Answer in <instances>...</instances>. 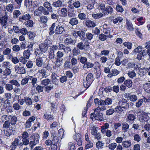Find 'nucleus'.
I'll use <instances>...</instances> for the list:
<instances>
[{
  "label": "nucleus",
  "mask_w": 150,
  "mask_h": 150,
  "mask_svg": "<svg viewBox=\"0 0 150 150\" xmlns=\"http://www.w3.org/2000/svg\"><path fill=\"white\" fill-rule=\"evenodd\" d=\"M47 17L45 16H42L40 17L39 21L40 23H46L48 21Z\"/></svg>",
  "instance_id": "7c9ffc66"
},
{
  "label": "nucleus",
  "mask_w": 150,
  "mask_h": 150,
  "mask_svg": "<svg viewBox=\"0 0 150 150\" xmlns=\"http://www.w3.org/2000/svg\"><path fill=\"white\" fill-rule=\"evenodd\" d=\"M30 145L32 147L39 143L40 136L37 133H34L30 137Z\"/></svg>",
  "instance_id": "20e7f679"
},
{
  "label": "nucleus",
  "mask_w": 150,
  "mask_h": 150,
  "mask_svg": "<svg viewBox=\"0 0 150 150\" xmlns=\"http://www.w3.org/2000/svg\"><path fill=\"white\" fill-rule=\"evenodd\" d=\"M11 117V115H4L1 117L0 120L3 122H5L8 121H9Z\"/></svg>",
  "instance_id": "cd10ccee"
},
{
  "label": "nucleus",
  "mask_w": 150,
  "mask_h": 150,
  "mask_svg": "<svg viewBox=\"0 0 150 150\" xmlns=\"http://www.w3.org/2000/svg\"><path fill=\"white\" fill-rule=\"evenodd\" d=\"M45 59V57H38L35 60L36 65L38 67H41L43 64V60Z\"/></svg>",
  "instance_id": "2eb2a0df"
},
{
  "label": "nucleus",
  "mask_w": 150,
  "mask_h": 150,
  "mask_svg": "<svg viewBox=\"0 0 150 150\" xmlns=\"http://www.w3.org/2000/svg\"><path fill=\"white\" fill-rule=\"evenodd\" d=\"M99 109L98 108L95 109L94 112L91 114L90 118L92 119H95V120L103 121V115L101 111H99Z\"/></svg>",
  "instance_id": "f257e3e1"
},
{
  "label": "nucleus",
  "mask_w": 150,
  "mask_h": 150,
  "mask_svg": "<svg viewBox=\"0 0 150 150\" xmlns=\"http://www.w3.org/2000/svg\"><path fill=\"white\" fill-rule=\"evenodd\" d=\"M127 74L131 78H133L136 75V74L134 70L128 71Z\"/></svg>",
  "instance_id": "052dcab7"
},
{
  "label": "nucleus",
  "mask_w": 150,
  "mask_h": 150,
  "mask_svg": "<svg viewBox=\"0 0 150 150\" xmlns=\"http://www.w3.org/2000/svg\"><path fill=\"white\" fill-rule=\"evenodd\" d=\"M64 31V27L62 26L58 25L56 27L55 32L57 34H61Z\"/></svg>",
  "instance_id": "a211bd4d"
},
{
  "label": "nucleus",
  "mask_w": 150,
  "mask_h": 150,
  "mask_svg": "<svg viewBox=\"0 0 150 150\" xmlns=\"http://www.w3.org/2000/svg\"><path fill=\"white\" fill-rule=\"evenodd\" d=\"M125 27L127 30L129 32L132 31L134 30V26L132 22L127 20L126 21Z\"/></svg>",
  "instance_id": "9b49d317"
},
{
  "label": "nucleus",
  "mask_w": 150,
  "mask_h": 150,
  "mask_svg": "<svg viewBox=\"0 0 150 150\" xmlns=\"http://www.w3.org/2000/svg\"><path fill=\"white\" fill-rule=\"evenodd\" d=\"M39 49H37L35 52V54L36 56L39 55L40 52L42 53H45L47 51L48 47L43 44H41L39 45Z\"/></svg>",
  "instance_id": "423d86ee"
},
{
  "label": "nucleus",
  "mask_w": 150,
  "mask_h": 150,
  "mask_svg": "<svg viewBox=\"0 0 150 150\" xmlns=\"http://www.w3.org/2000/svg\"><path fill=\"white\" fill-rule=\"evenodd\" d=\"M149 69L146 68H142L139 69L138 74L139 75L142 76L146 75Z\"/></svg>",
  "instance_id": "f3484780"
},
{
  "label": "nucleus",
  "mask_w": 150,
  "mask_h": 150,
  "mask_svg": "<svg viewBox=\"0 0 150 150\" xmlns=\"http://www.w3.org/2000/svg\"><path fill=\"white\" fill-rule=\"evenodd\" d=\"M73 138L77 142L78 145L80 146L81 145L82 143V138L81 135L78 133H76L73 136Z\"/></svg>",
  "instance_id": "0eeeda50"
},
{
  "label": "nucleus",
  "mask_w": 150,
  "mask_h": 150,
  "mask_svg": "<svg viewBox=\"0 0 150 150\" xmlns=\"http://www.w3.org/2000/svg\"><path fill=\"white\" fill-rule=\"evenodd\" d=\"M12 50L14 52H18L21 50L20 46L16 45H15L13 46Z\"/></svg>",
  "instance_id": "13d9d810"
},
{
  "label": "nucleus",
  "mask_w": 150,
  "mask_h": 150,
  "mask_svg": "<svg viewBox=\"0 0 150 150\" xmlns=\"http://www.w3.org/2000/svg\"><path fill=\"white\" fill-rule=\"evenodd\" d=\"M93 81V74L91 73H90L87 75L86 80H83V84L84 87L86 88H88Z\"/></svg>",
  "instance_id": "7ed1b4c3"
},
{
  "label": "nucleus",
  "mask_w": 150,
  "mask_h": 150,
  "mask_svg": "<svg viewBox=\"0 0 150 150\" xmlns=\"http://www.w3.org/2000/svg\"><path fill=\"white\" fill-rule=\"evenodd\" d=\"M123 20V18L120 16H118L117 18L113 19L112 20L114 24H116L118 22L120 23Z\"/></svg>",
  "instance_id": "a18cd8bd"
},
{
  "label": "nucleus",
  "mask_w": 150,
  "mask_h": 150,
  "mask_svg": "<svg viewBox=\"0 0 150 150\" xmlns=\"http://www.w3.org/2000/svg\"><path fill=\"white\" fill-rule=\"evenodd\" d=\"M126 120L127 122H130L132 124L136 119V117L134 115L132 114H129L126 115Z\"/></svg>",
  "instance_id": "9d476101"
},
{
  "label": "nucleus",
  "mask_w": 150,
  "mask_h": 150,
  "mask_svg": "<svg viewBox=\"0 0 150 150\" xmlns=\"http://www.w3.org/2000/svg\"><path fill=\"white\" fill-rule=\"evenodd\" d=\"M124 84L125 85L126 87H127L128 88H129L132 86V83L131 80H127L124 81Z\"/></svg>",
  "instance_id": "ea45409f"
},
{
  "label": "nucleus",
  "mask_w": 150,
  "mask_h": 150,
  "mask_svg": "<svg viewBox=\"0 0 150 150\" xmlns=\"http://www.w3.org/2000/svg\"><path fill=\"white\" fill-rule=\"evenodd\" d=\"M76 42V40H73L70 37L67 38L64 40V43L67 45H74Z\"/></svg>",
  "instance_id": "ddd939ff"
},
{
  "label": "nucleus",
  "mask_w": 150,
  "mask_h": 150,
  "mask_svg": "<svg viewBox=\"0 0 150 150\" xmlns=\"http://www.w3.org/2000/svg\"><path fill=\"white\" fill-rule=\"evenodd\" d=\"M25 104L27 105L30 106L32 104V100L29 97H25Z\"/></svg>",
  "instance_id": "c85d7f7f"
},
{
  "label": "nucleus",
  "mask_w": 150,
  "mask_h": 150,
  "mask_svg": "<svg viewBox=\"0 0 150 150\" xmlns=\"http://www.w3.org/2000/svg\"><path fill=\"white\" fill-rule=\"evenodd\" d=\"M85 45L82 42L78 43L76 45V47L80 50H83L85 49Z\"/></svg>",
  "instance_id": "603ef678"
},
{
  "label": "nucleus",
  "mask_w": 150,
  "mask_h": 150,
  "mask_svg": "<svg viewBox=\"0 0 150 150\" xmlns=\"http://www.w3.org/2000/svg\"><path fill=\"white\" fill-rule=\"evenodd\" d=\"M23 56L25 57L26 59H28L31 53L30 52V50H25L23 53Z\"/></svg>",
  "instance_id": "72a5a7b5"
},
{
  "label": "nucleus",
  "mask_w": 150,
  "mask_h": 150,
  "mask_svg": "<svg viewBox=\"0 0 150 150\" xmlns=\"http://www.w3.org/2000/svg\"><path fill=\"white\" fill-rule=\"evenodd\" d=\"M148 117V114L146 113H144L141 117L139 119V120L141 122H143L147 119Z\"/></svg>",
  "instance_id": "680f3d73"
},
{
  "label": "nucleus",
  "mask_w": 150,
  "mask_h": 150,
  "mask_svg": "<svg viewBox=\"0 0 150 150\" xmlns=\"http://www.w3.org/2000/svg\"><path fill=\"white\" fill-rule=\"evenodd\" d=\"M122 129L123 132L125 133L128 131L129 127V125L126 122H125L122 123Z\"/></svg>",
  "instance_id": "393cba45"
},
{
  "label": "nucleus",
  "mask_w": 150,
  "mask_h": 150,
  "mask_svg": "<svg viewBox=\"0 0 150 150\" xmlns=\"http://www.w3.org/2000/svg\"><path fill=\"white\" fill-rule=\"evenodd\" d=\"M10 122L11 124L12 125H15L16 124L17 121V118L14 116L11 115V117Z\"/></svg>",
  "instance_id": "c9c22d12"
},
{
  "label": "nucleus",
  "mask_w": 150,
  "mask_h": 150,
  "mask_svg": "<svg viewBox=\"0 0 150 150\" xmlns=\"http://www.w3.org/2000/svg\"><path fill=\"white\" fill-rule=\"evenodd\" d=\"M8 13L5 12V15L1 17L0 18V23L3 28L6 29L8 28L9 25V21L8 20V16L7 15Z\"/></svg>",
  "instance_id": "f03ea898"
},
{
  "label": "nucleus",
  "mask_w": 150,
  "mask_h": 150,
  "mask_svg": "<svg viewBox=\"0 0 150 150\" xmlns=\"http://www.w3.org/2000/svg\"><path fill=\"white\" fill-rule=\"evenodd\" d=\"M118 105L123 108L126 109L129 107V104L128 101L125 99H122L118 103Z\"/></svg>",
  "instance_id": "6e6552de"
},
{
  "label": "nucleus",
  "mask_w": 150,
  "mask_h": 150,
  "mask_svg": "<svg viewBox=\"0 0 150 150\" xmlns=\"http://www.w3.org/2000/svg\"><path fill=\"white\" fill-rule=\"evenodd\" d=\"M5 88L7 91H11L13 89V86L12 84H7L5 85Z\"/></svg>",
  "instance_id": "69168bd1"
},
{
  "label": "nucleus",
  "mask_w": 150,
  "mask_h": 150,
  "mask_svg": "<svg viewBox=\"0 0 150 150\" xmlns=\"http://www.w3.org/2000/svg\"><path fill=\"white\" fill-rule=\"evenodd\" d=\"M113 11V9L110 6H109L105 8V9L103 11V12L105 15H108V13H112Z\"/></svg>",
  "instance_id": "4be33fe9"
},
{
  "label": "nucleus",
  "mask_w": 150,
  "mask_h": 150,
  "mask_svg": "<svg viewBox=\"0 0 150 150\" xmlns=\"http://www.w3.org/2000/svg\"><path fill=\"white\" fill-rule=\"evenodd\" d=\"M143 102V100L142 99H140L136 103L135 105L137 108H139L141 106Z\"/></svg>",
  "instance_id": "e2e57ef3"
},
{
  "label": "nucleus",
  "mask_w": 150,
  "mask_h": 150,
  "mask_svg": "<svg viewBox=\"0 0 150 150\" xmlns=\"http://www.w3.org/2000/svg\"><path fill=\"white\" fill-rule=\"evenodd\" d=\"M6 41L5 40L1 41H0V49L1 50H3L6 48L7 45Z\"/></svg>",
  "instance_id": "79ce46f5"
},
{
  "label": "nucleus",
  "mask_w": 150,
  "mask_h": 150,
  "mask_svg": "<svg viewBox=\"0 0 150 150\" xmlns=\"http://www.w3.org/2000/svg\"><path fill=\"white\" fill-rule=\"evenodd\" d=\"M31 18L30 15L28 14H26L21 17H19V20L21 22H23V21L28 20Z\"/></svg>",
  "instance_id": "6ab92c4d"
},
{
  "label": "nucleus",
  "mask_w": 150,
  "mask_h": 150,
  "mask_svg": "<svg viewBox=\"0 0 150 150\" xmlns=\"http://www.w3.org/2000/svg\"><path fill=\"white\" fill-rule=\"evenodd\" d=\"M24 24L28 27H32L33 26V22L32 21L29 19L24 22Z\"/></svg>",
  "instance_id": "37998d69"
},
{
  "label": "nucleus",
  "mask_w": 150,
  "mask_h": 150,
  "mask_svg": "<svg viewBox=\"0 0 150 150\" xmlns=\"http://www.w3.org/2000/svg\"><path fill=\"white\" fill-rule=\"evenodd\" d=\"M143 88L144 91L148 93H150V84L145 83L143 86Z\"/></svg>",
  "instance_id": "c756f323"
},
{
  "label": "nucleus",
  "mask_w": 150,
  "mask_h": 150,
  "mask_svg": "<svg viewBox=\"0 0 150 150\" xmlns=\"http://www.w3.org/2000/svg\"><path fill=\"white\" fill-rule=\"evenodd\" d=\"M50 104L51 105V110L53 112L55 111L56 110L58 103L56 102H53L52 103H50Z\"/></svg>",
  "instance_id": "2f4dec72"
},
{
  "label": "nucleus",
  "mask_w": 150,
  "mask_h": 150,
  "mask_svg": "<svg viewBox=\"0 0 150 150\" xmlns=\"http://www.w3.org/2000/svg\"><path fill=\"white\" fill-rule=\"evenodd\" d=\"M122 144L124 148H127L130 147L132 145L131 142L129 140L123 141Z\"/></svg>",
  "instance_id": "aec40b11"
},
{
  "label": "nucleus",
  "mask_w": 150,
  "mask_h": 150,
  "mask_svg": "<svg viewBox=\"0 0 150 150\" xmlns=\"http://www.w3.org/2000/svg\"><path fill=\"white\" fill-rule=\"evenodd\" d=\"M86 25L89 28L94 27L96 26L94 22L90 20L86 21L85 23Z\"/></svg>",
  "instance_id": "a878e982"
},
{
  "label": "nucleus",
  "mask_w": 150,
  "mask_h": 150,
  "mask_svg": "<svg viewBox=\"0 0 150 150\" xmlns=\"http://www.w3.org/2000/svg\"><path fill=\"white\" fill-rule=\"evenodd\" d=\"M72 65L69 61H66L64 63V67L66 69H69L71 67Z\"/></svg>",
  "instance_id": "4d7b16f0"
},
{
  "label": "nucleus",
  "mask_w": 150,
  "mask_h": 150,
  "mask_svg": "<svg viewBox=\"0 0 150 150\" xmlns=\"http://www.w3.org/2000/svg\"><path fill=\"white\" fill-rule=\"evenodd\" d=\"M14 8V6L12 4H8L6 7V10L12 12L13 11Z\"/></svg>",
  "instance_id": "bf43d9fd"
},
{
  "label": "nucleus",
  "mask_w": 150,
  "mask_h": 150,
  "mask_svg": "<svg viewBox=\"0 0 150 150\" xmlns=\"http://www.w3.org/2000/svg\"><path fill=\"white\" fill-rule=\"evenodd\" d=\"M64 56V53L61 51L59 50L56 53V56L55 57V65L59 67L61 65V63L62 62L63 59L62 57Z\"/></svg>",
  "instance_id": "39448f33"
},
{
  "label": "nucleus",
  "mask_w": 150,
  "mask_h": 150,
  "mask_svg": "<svg viewBox=\"0 0 150 150\" xmlns=\"http://www.w3.org/2000/svg\"><path fill=\"white\" fill-rule=\"evenodd\" d=\"M11 64L8 62H4L2 63V67L6 68H10Z\"/></svg>",
  "instance_id": "8fccbe9b"
},
{
  "label": "nucleus",
  "mask_w": 150,
  "mask_h": 150,
  "mask_svg": "<svg viewBox=\"0 0 150 150\" xmlns=\"http://www.w3.org/2000/svg\"><path fill=\"white\" fill-rule=\"evenodd\" d=\"M44 7L47 9H51L53 10V8L51 6V4L48 1H47L45 2L43 4Z\"/></svg>",
  "instance_id": "4c0bfd02"
},
{
  "label": "nucleus",
  "mask_w": 150,
  "mask_h": 150,
  "mask_svg": "<svg viewBox=\"0 0 150 150\" xmlns=\"http://www.w3.org/2000/svg\"><path fill=\"white\" fill-rule=\"evenodd\" d=\"M122 108L120 105L117 106L115 108V112L117 113H120L123 111Z\"/></svg>",
  "instance_id": "3c124183"
},
{
  "label": "nucleus",
  "mask_w": 150,
  "mask_h": 150,
  "mask_svg": "<svg viewBox=\"0 0 150 150\" xmlns=\"http://www.w3.org/2000/svg\"><path fill=\"white\" fill-rule=\"evenodd\" d=\"M21 14V13L19 10H15L13 13V18H18Z\"/></svg>",
  "instance_id": "5fc2aeb1"
},
{
  "label": "nucleus",
  "mask_w": 150,
  "mask_h": 150,
  "mask_svg": "<svg viewBox=\"0 0 150 150\" xmlns=\"http://www.w3.org/2000/svg\"><path fill=\"white\" fill-rule=\"evenodd\" d=\"M10 122L9 121H6L4 122L3 125V128L4 129H9Z\"/></svg>",
  "instance_id": "09e8293b"
},
{
  "label": "nucleus",
  "mask_w": 150,
  "mask_h": 150,
  "mask_svg": "<svg viewBox=\"0 0 150 150\" xmlns=\"http://www.w3.org/2000/svg\"><path fill=\"white\" fill-rule=\"evenodd\" d=\"M68 146L69 150H75V146L73 143L71 142L69 143Z\"/></svg>",
  "instance_id": "774afa93"
},
{
  "label": "nucleus",
  "mask_w": 150,
  "mask_h": 150,
  "mask_svg": "<svg viewBox=\"0 0 150 150\" xmlns=\"http://www.w3.org/2000/svg\"><path fill=\"white\" fill-rule=\"evenodd\" d=\"M86 14L84 13H81L78 14V18L81 20H83L86 19Z\"/></svg>",
  "instance_id": "c03bdc74"
},
{
  "label": "nucleus",
  "mask_w": 150,
  "mask_h": 150,
  "mask_svg": "<svg viewBox=\"0 0 150 150\" xmlns=\"http://www.w3.org/2000/svg\"><path fill=\"white\" fill-rule=\"evenodd\" d=\"M40 75H41L42 77H46L47 76L46 71L45 69H41L38 71V73Z\"/></svg>",
  "instance_id": "e433bc0d"
},
{
  "label": "nucleus",
  "mask_w": 150,
  "mask_h": 150,
  "mask_svg": "<svg viewBox=\"0 0 150 150\" xmlns=\"http://www.w3.org/2000/svg\"><path fill=\"white\" fill-rule=\"evenodd\" d=\"M52 142L53 144H57L59 141V137L57 136L56 133H52Z\"/></svg>",
  "instance_id": "5701e85b"
},
{
  "label": "nucleus",
  "mask_w": 150,
  "mask_h": 150,
  "mask_svg": "<svg viewBox=\"0 0 150 150\" xmlns=\"http://www.w3.org/2000/svg\"><path fill=\"white\" fill-rule=\"evenodd\" d=\"M80 53V49L77 47H74L72 50V54L74 56H77Z\"/></svg>",
  "instance_id": "49530a36"
},
{
  "label": "nucleus",
  "mask_w": 150,
  "mask_h": 150,
  "mask_svg": "<svg viewBox=\"0 0 150 150\" xmlns=\"http://www.w3.org/2000/svg\"><path fill=\"white\" fill-rule=\"evenodd\" d=\"M134 141L138 142H139L141 140V138L140 136L138 134H135L133 136Z\"/></svg>",
  "instance_id": "338daca9"
},
{
  "label": "nucleus",
  "mask_w": 150,
  "mask_h": 150,
  "mask_svg": "<svg viewBox=\"0 0 150 150\" xmlns=\"http://www.w3.org/2000/svg\"><path fill=\"white\" fill-rule=\"evenodd\" d=\"M123 45L125 47L127 48L128 50H131L132 47V43L129 42H126L123 43Z\"/></svg>",
  "instance_id": "473e14b6"
},
{
  "label": "nucleus",
  "mask_w": 150,
  "mask_h": 150,
  "mask_svg": "<svg viewBox=\"0 0 150 150\" xmlns=\"http://www.w3.org/2000/svg\"><path fill=\"white\" fill-rule=\"evenodd\" d=\"M20 140L18 138L15 139L14 141L11 143L10 147L14 149H16L17 146H20Z\"/></svg>",
  "instance_id": "dca6fc26"
},
{
  "label": "nucleus",
  "mask_w": 150,
  "mask_h": 150,
  "mask_svg": "<svg viewBox=\"0 0 150 150\" xmlns=\"http://www.w3.org/2000/svg\"><path fill=\"white\" fill-rule=\"evenodd\" d=\"M57 75L55 73H52L51 76L52 81L54 84L57 85L59 82L58 80L56 78Z\"/></svg>",
  "instance_id": "b1692460"
},
{
  "label": "nucleus",
  "mask_w": 150,
  "mask_h": 150,
  "mask_svg": "<svg viewBox=\"0 0 150 150\" xmlns=\"http://www.w3.org/2000/svg\"><path fill=\"white\" fill-rule=\"evenodd\" d=\"M11 50L9 48H6L3 52V54L4 55H7L10 54Z\"/></svg>",
  "instance_id": "6e6d98bb"
},
{
  "label": "nucleus",
  "mask_w": 150,
  "mask_h": 150,
  "mask_svg": "<svg viewBox=\"0 0 150 150\" xmlns=\"http://www.w3.org/2000/svg\"><path fill=\"white\" fill-rule=\"evenodd\" d=\"M30 144L29 139H23L22 142L20 143V146H23V145L27 146L28 144Z\"/></svg>",
  "instance_id": "f704fd0d"
},
{
  "label": "nucleus",
  "mask_w": 150,
  "mask_h": 150,
  "mask_svg": "<svg viewBox=\"0 0 150 150\" xmlns=\"http://www.w3.org/2000/svg\"><path fill=\"white\" fill-rule=\"evenodd\" d=\"M39 10L42 13L46 15H49L50 12H52L53 11L52 10L47 9H46V8L42 6H40Z\"/></svg>",
  "instance_id": "f8f14e48"
},
{
  "label": "nucleus",
  "mask_w": 150,
  "mask_h": 150,
  "mask_svg": "<svg viewBox=\"0 0 150 150\" xmlns=\"http://www.w3.org/2000/svg\"><path fill=\"white\" fill-rule=\"evenodd\" d=\"M4 135L7 137H9L12 134V130L9 129H4Z\"/></svg>",
  "instance_id": "58836bf2"
},
{
  "label": "nucleus",
  "mask_w": 150,
  "mask_h": 150,
  "mask_svg": "<svg viewBox=\"0 0 150 150\" xmlns=\"http://www.w3.org/2000/svg\"><path fill=\"white\" fill-rule=\"evenodd\" d=\"M43 118L48 121L51 122L54 119V116L47 112L43 113Z\"/></svg>",
  "instance_id": "4468645a"
},
{
  "label": "nucleus",
  "mask_w": 150,
  "mask_h": 150,
  "mask_svg": "<svg viewBox=\"0 0 150 150\" xmlns=\"http://www.w3.org/2000/svg\"><path fill=\"white\" fill-rule=\"evenodd\" d=\"M15 69L16 72L20 74H24L25 72V68L20 65H16L15 66Z\"/></svg>",
  "instance_id": "1a4fd4ad"
},
{
  "label": "nucleus",
  "mask_w": 150,
  "mask_h": 150,
  "mask_svg": "<svg viewBox=\"0 0 150 150\" xmlns=\"http://www.w3.org/2000/svg\"><path fill=\"white\" fill-rule=\"evenodd\" d=\"M78 60L81 63L84 64L87 62V59L86 57H79L78 58Z\"/></svg>",
  "instance_id": "864d4df0"
},
{
  "label": "nucleus",
  "mask_w": 150,
  "mask_h": 150,
  "mask_svg": "<svg viewBox=\"0 0 150 150\" xmlns=\"http://www.w3.org/2000/svg\"><path fill=\"white\" fill-rule=\"evenodd\" d=\"M129 99L132 101L135 102L137 100V98L136 95L132 94L129 96Z\"/></svg>",
  "instance_id": "0e129e2a"
},
{
  "label": "nucleus",
  "mask_w": 150,
  "mask_h": 150,
  "mask_svg": "<svg viewBox=\"0 0 150 150\" xmlns=\"http://www.w3.org/2000/svg\"><path fill=\"white\" fill-rule=\"evenodd\" d=\"M103 16V14L101 13H93L92 15V17L95 19L100 18Z\"/></svg>",
  "instance_id": "de8ad7c7"
},
{
  "label": "nucleus",
  "mask_w": 150,
  "mask_h": 150,
  "mask_svg": "<svg viewBox=\"0 0 150 150\" xmlns=\"http://www.w3.org/2000/svg\"><path fill=\"white\" fill-rule=\"evenodd\" d=\"M69 23L72 26L76 25L79 23L78 19L76 17L72 18L70 19Z\"/></svg>",
  "instance_id": "412c9836"
},
{
  "label": "nucleus",
  "mask_w": 150,
  "mask_h": 150,
  "mask_svg": "<svg viewBox=\"0 0 150 150\" xmlns=\"http://www.w3.org/2000/svg\"><path fill=\"white\" fill-rule=\"evenodd\" d=\"M30 79L29 80L31 81V83L32 85L34 87H35L37 85V79L36 78L33 77H30Z\"/></svg>",
  "instance_id": "a19ab883"
},
{
  "label": "nucleus",
  "mask_w": 150,
  "mask_h": 150,
  "mask_svg": "<svg viewBox=\"0 0 150 150\" xmlns=\"http://www.w3.org/2000/svg\"><path fill=\"white\" fill-rule=\"evenodd\" d=\"M63 4L62 1L60 0H58L57 1L53 2L52 4V6L55 8H58L62 6Z\"/></svg>",
  "instance_id": "bb28decb"
}]
</instances>
